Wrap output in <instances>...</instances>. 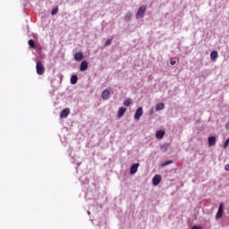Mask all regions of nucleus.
<instances>
[{
	"instance_id": "8",
	"label": "nucleus",
	"mask_w": 229,
	"mask_h": 229,
	"mask_svg": "<svg viewBox=\"0 0 229 229\" xmlns=\"http://www.w3.org/2000/svg\"><path fill=\"white\" fill-rule=\"evenodd\" d=\"M218 56H219V54L216 50L212 51L210 54V59L212 60V62H216Z\"/></svg>"
},
{
	"instance_id": "4",
	"label": "nucleus",
	"mask_w": 229,
	"mask_h": 229,
	"mask_svg": "<svg viewBox=\"0 0 229 229\" xmlns=\"http://www.w3.org/2000/svg\"><path fill=\"white\" fill-rule=\"evenodd\" d=\"M160 182H162V176H160L159 174L155 175L152 179V183L154 187H157V185H158Z\"/></svg>"
},
{
	"instance_id": "17",
	"label": "nucleus",
	"mask_w": 229,
	"mask_h": 229,
	"mask_svg": "<svg viewBox=\"0 0 229 229\" xmlns=\"http://www.w3.org/2000/svg\"><path fill=\"white\" fill-rule=\"evenodd\" d=\"M71 83L72 85H76V83H78V75H72L71 77Z\"/></svg>"
},
{
	"instance_id": "25",
	"label": "nucleus",
	"mask_w": 229,
	"mask_h": 229,
	"mask_svg": "<svg viewBox=\"0 0 229 229\" xmlns=\"http://www.w3.org/2000/svg\"><path fill=\"white\" fill-rule=\"evenodd\" d=\"M191 229H201V226L193 225V226L191 227Z\"/></svg>"
},
{
	"instance_id": "30",
	"label": "nucleus",
	"mask_w": 229,
	"mask_h": 229,
	"mask_svg": "<svg viewBox=\"0 0 229 229\" xmlns=\"http://www.w3.org/2000/svg\"><path fill=\"white\" fill-rule=\"evenodd\" d=\"M89 216H90V211H88Z\"/></svg>"
},
{
	"instance_id": "11",
	"label": "nucleus",
	"mask_w": 229,
	"mask_h": 229,
	"mask_svg": "<svg viewBox=\"0 0 229 229\" xmlns=\"http://www.w3.org/2000/svg\"><path fill=\"white\" fill-rule=\"evenodd\" d=\"M89 69V63L87 61H82L81 64L80 71H87Z\"/></svg>"
},
{
	"instance_id": "3",
	"label": "nucleus",
	"mask_w": 229,
	"mask_h": 229,
	"mask_svg": "<svg viewBox=\"0 0 229 229\" xmlns=\"http://www.w3.org/2000/svg\"><path fill=\"white\" fill-rule=\"evenodd\" d=\"M144 114V111L142 110V107H139L134 114V119L136 121H139V119H140V117H142V114Z\"/></svg>"
},
{
	"instance_id": "29",
	"label": "nucleus",
	"mask_w": 229,
	"mask_h": 229,
	"mask_svg": "<svg viewBox=\"0 0 229 229\" xmlns=\"http://www.w3.org/2000/svg\"><path fill=\"white\" fill-rule=\"evenodd\" d=\"M150 115H153V109L150 110Z\"/></svg>"
},
{
	"instance_id": "21",
	"label": "nucleus",
	"mask_w": 229,
	"mask_h": 229,
	"mask_svg": "<svg viewBox=\"0 0 229 229\" xmlns=\"http://www.w3.org/2000/svg\"><path fill=\"white\" fill-rule=\"evenodd\" d=\"M29 46H30V47L35 48V41H34L33 39H30V40H29Z\"/></svg>"
},
{
	"instance_id": "9",
	"label": "nucleus",
	"mask_w": 229,
	"mask_h": 229,
	"mask_svg": "<svg viewBox=\"0 0 229 229\" xmlns=\"http://www.w3.org/2000/svg\"><path fill=\"white\" fill-rule=\"evenodd\" d=\"M139 169V163L133 164L130 170V174H135Z\"/></svg>"
},
{
	"instance_id": "12",
	"label": "nucleus",
	"mask_w": 229,
	"mask_h": 229,
	"mask_svg": "<svg viewBox=\"0 0 229 229\" xmlns=\"http://www.w3.org/2000/svg\"><path fill=\"white\" fill-rule=\"evenodd\" d=\"M164 135H165V131H157V132H156V139H159V140H162V139H164Z\"/></svg>"
},
{
	"instance_id": "2",
	"label": "nucleus",
	"mask_w": 229,
	"mask_h": 229,
	"mask_svg": "<svg viewBox=\"0 0 229 229\" xmlns=\"http://www.w3.org/2000/svg\"><path fill=\"white\" fill-rule=\"evenodd\" d=\"M146 13V5L140 6L136 13V19H142Z\"/></svg>"
},
{
	"instance_id": "24",
	"label": "nucleus",
	"mask_w": 229,
	"mask_h": 229,
	"mask_svg": "<svg viewBox=\"0 0 229 229\" xmlns=\"http://www.w3.org/2000/svg\"><path fill=\"white\" fill-rule=\"evenodd\" d=\"M58 13V9H54L52 11V15H56Z\"/></svg>"
},
{
	"instance_id": "5",
	"label": "nucleus",
	"mask_w": 229,
	"mask_h": 229,
	"mask_svg": "<svg viewBox=\"0 0 229 229\" xmlns=\"http://www.w3.org/2000/svg\"><path fill=\"white\" fill-rule=\"evenodd\" d=\"M223 207H224V205H223V203H221L219 205L218 211L216 215V219H221V217H223Z\"/></svg>"
},
{
	"instance_id": "26",
	"label": "nucleus",
	"mask_w": 229,
	"mask_h": 229,
	"mask_svg": "<svg viewBox=\"0 0 229 229\" xmlns=\"http://www.w3.org/2000/svg\"><path fill=\"white\" fill-rule=\"evenodd\" d=\"M170 64L171 65H176V61H171Z\"/></svg>"
},
{
	"instance_id": "1",
	"label": "nucleus",
	"mask_w": 229,
	"mask_h": 229,
	"mask_svg": "<svg viewBox=\"0 0 229 229\" xmlns=\"http://www.w3.org/2000/svg\"><path fill=\"white\" fill-rule=\"evenodd\" d=\"M36 70H37V73L39 76H42V74H44L46 70L44 68V64H42L40 61L37 62Z\"/></svg>"
},
{
	"instance_id": "14",
	"label": "nucleus",
	"mask_w": 229,
	"mask_h": 229,
	"mask_svg": "<svg viewBox=\"0 0 229 229\" xmlns=\"http://www.w3.org/2000/svg\"><path fill=\"white\" fill-rule=\"evenodd\" d=\"M208 140L209 146H216V137L214 136L208 137Z\"/></svg>"
},
{
	"instance_id": "7",
	"label": "nucleus",
	"mask_w": 229,
	"mask_h": 229,
	"mask_svg": "<svg viewBox=\"0 0 229 229\" xmlns=\"http://www.w3.org/2000/svg\"><path fill=\"white\" fill-rule=\"evenodd\" d=\"M69 114H71V110L69 108H65L61 112L60 117L62 119H65L69 115Z\"/></svg>"
},
{
	"instance_id": "20",
	"label": "nucleus",
	"mask_w": 229,
	"mask_h": 229,
	"mask_svg": "<svg viewBox=\"0 0 229 229\" xmlns=\"http://www.w3.org/2000/svg\"><path fill=\"white\" fill-rule=\"evenodd\" d=\"M124 106H130V105H131V99L128 98L127 100H125L123 102Z\"/></svg>"
},
{
	"instance_id": "28",
	"label": "nucleus",
	"mask_w": 229,
	"mask_h": 229,
	"mask_svg": "<svg viewBox=\"0 0 229 229\" xmlns=\"http://www.w3.org/2000/svg\"><path fill=\"white\" fill-rule=\"evenodd\" d=\"M225 169L226 171H229V165H226L225 166Z\"/></svg>"
},
{
	"instance_id": "23",
	"label": "nucleus",
	"mask_w": 229,
	"mask_h": 229,
	"mask_svg": "<svg viewBox=\"0 0 229 229\" xmlns=\"http://www.w3.org/2000/svg\"><path fill=\"white\" fill-rule=\"evenodd\" d=\"M228 144H229V138L224 143V149H226L228 148Z\"/></svg>"
},
{
	"instance_id": "18",
	"label": "nucleus",
	"mask_w": 229,
	"mask_h": 229,
	"mask_svg": "<svg viewBox=\"0 0 229 229\" xmlns=\"http://www.w3.org/2000/svg\"><path fill=\"white\" fill-rule=\"evenodd\" d=\"M131 16H132L131 12H128L127 13H125L124 21H131Z\"/></svg>"
},
{
	"instance_id": "27",
	"label": "nucleus",
	"mask_w": 229,
	"mask_h": 229,
	"mask_svg": "<svg viewBox=\"0 0 229 229\" xmlns=\"http://www.w3.org/2000/svg\"><path fill=\"white\" fill-rule=\"evenodd\" d=\"M225 130H229V122L225 124Z\"/></svg>"
},
{
	"instance_id": "22",
	"label": "nucleus",
	"mask_w": 229,
	"mask_h": 229,
	"mask_svg": "<svg viewBox=\"0 0 229 229\" xmlns=\"http://www.w3.org/2000/svg\"><path fill=\"white\" fill-rule=\"evenodd\" d=\"M112 45V39H107L105 43V47H107V46H111Z\"/></svg>"
},
{
	"instance_id": "19",
	"label": "nucleus",
	"mask_w": 229,
	"mask_h": 229,
	"mask_svg": "<svg viewBox=\"0 0 229 229\" xmlns=\"http://www.w3.org/2000/svg\"><path fill=\"white\" fill-rule=\"evenodd\" d=\"M170 164H173V160H168V161L164 162L161 165V167H165V165H170Z\"/></svg>"
},
{
	"instance_id": "13",
	"label": "nucleus",
	"mask_w": 229,
	"mask_h": 229,
	"mask_svg": "<svg viewBox=\"0 0 229 229\" xmlns=\"http://www.w3.org/2000/svg\"><path fill=\"white\" fill-rule=\"evenodd\" d=\"M161 151H163V153H165L167 151V149H169V144L168 143H164V144H161L159 146Z\"/></svg>"
},
{
	"instance_id": "16",
	"label": "nucleus",
	"mask_w": 229,
	"mask_h": 229,
	"mask_svg": "<svg viewBox=\"0 0 229 229\" xmlns=\"http://www.w3.org/2000/svg\"><path fill=\"white\" fill-rule=\"evenodd\" d=\"M165 105L164 103H159L156 105V111L160 112V110H164Z\"/></svg>"
},
{
	"instance_id": "6",
	"label": "nucleus",
	"mask_w": 229,
	"mask_h": 229,
	"mask_svg": "<svg viewBox=\"0 0 229 229\" xmlns=\"http://www.w3.org/2000/svg\"><path fill=\"white\" fill-rule=\"evenodd\" d=\"M102 99H104V101H107V99H110V90L105 89L102 92Z\"/></svg>"
},
{
	"instance_id": "15",
	"label": "nucleus",
	"mask_w": 229,
	"mask_h": 229,
	"mask_svg": "<svg viewBox=\"0 0 229 229\" xmlns=\"http://www.w3.org/2000/svg\"><path fill=\"white\" fill-rule=\"evenodd\" d=\"M126 112V108L125 107H120L118 110V117L121 118L124 115V113Z\"/></svg>"
},
{
	"instance_id": "10",
	"label": "nucleus",
	"mask_w": 229,
	"mask_h": 229,
	"mask_svg": "<svg viewBox=\"0 0 229 229\" xmlns=\"http://www.w3.org/2000/svg\"><path fill=\"white\" fill-rule=\"evenodd\" d=\"M82 58H83V53L82 52H77L74 55V60H76V62H81Z\"/></svg>"
}]
</instances>
